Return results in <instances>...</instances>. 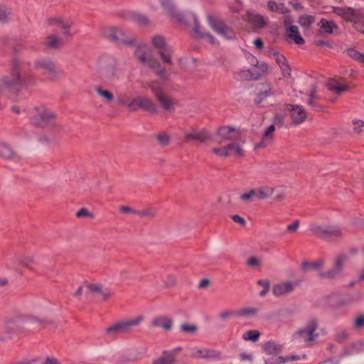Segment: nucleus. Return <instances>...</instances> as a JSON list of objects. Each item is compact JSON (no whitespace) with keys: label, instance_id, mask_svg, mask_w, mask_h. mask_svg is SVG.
Segmentation results:
<instances>
[{"label":"nucleus","instance_id":"nucleus-34","mask_svg":"<svg viewBox=\"0 0 364 364\" xmlns=\"http://www.w3.org/2000/svg\"><path fill=\"white\" fill-rule=\"evenodd\" d=\"M161 61L168 65H172V55L173 54V49L172 47L168 46L167 47L157 51Z\"/></svg>","mask_w":364,"mask_h":364},{"label":"nucleus","instance_id":"nucleus-39","mask_svg":"<svg viewBox=\"0 0 364 364\" xmlns=\"http://www.w3.org/2000/svg\"><path fill=\"white\" fill-rule=\"evenodd\" d=\"M325 264V260L323 259H319L317 261L313 262H308L304 261L301 264V269L303 271H308L310 269H319L323 267Z\"/></svg>","mask_w":364,"mask_h":364},{"label":"nucleus","instance_id":"nucleus-10","mask_svg":"<svg viewBox=\"0 0 364 364\" xmlns=\"http://www.w3.org/2000/svg\"><path fill=\"white\" fill-rule=\"evenodd\" d=\"M298 284L297 281H282L273 286L272 293L277 297H286L294 291Z\"/></svg>","mask_w":364,"mask_h":364},{"label":"nucleus","instance_id":"nucleus-57","mask_svg":"<svg viewBox=\"0 0 364 364\" xmlns=\"http://www.w3.org/2000/svg\"><path fill=\"white\" fill-rule=\"evenodd\" d=\"M318 96L316 94L315 90H312L309 95L307 102L308 105L313 107L321 109V107H318L315 104V100H318Z\"/></svg>","mask_w":364,"mask_h":364},{"label":"nucleus","instance_id":"nucleus-60","mask_svg":"<svg viewBox=\"0 0 364 364\" xmlns=\"http://www.w3.org/2000/svg\"><path fill=\"white\" fill-rule=\"evenodd\" d=\"M363 127H364V122L363 121L360 120V119H354L353 121V129L355 133L359 134L362 131V129Z\"/></svg>","mask_w":364,"mask_h":364},{"label":"nucleus","instance_id":"nucleus-18","mask_svg":"<svg viewBox=\"0 0 364 364\" xmlns=\"http://www.w3.org/2000/svg\"><path fill=\"white\" fill-rule=\"evenodd\" d=\"M247 21L255 28H264L268 22V18L262 16L255 11H247Z\"/></svg>","mask_w":364,"mask_h":364},{"label":"nucleus","instance_id":"nucleus-33","mask_svg":"<svg viewBox=\"0 0 364 364\" xmlns=\"http://www.w3.org/2000/svg\"><path fill=\"white\" fill-rule=\"evenodd\" d=\"M273 95L272 87L268 84H263L260 86L255 100L257 103H260L263 100Z\"/></svg>","mask_w":364,"mask_h":364},{"label":"nucleus","instance_id":"nucleus-44","mask_svg":"<svg viewBox=\"0 0 364 364\" xmlns=\"http://www.w3.org/2000/svg\"><path fill=\"white\" fill-rule=\"evenodd\" d=\"M346 52L349 57L364 65V53L359 52L355 48H348Z\"/></svg>","mask_w":364,"mask_h":364},{"label":"nucleus","instance_id":"nucleus-2","mask_svg":"<svg viewBox=\"0 0 364 364\" xmlns=\"http://www.w3.org/2000/svg\"><path fill=\"white\" fill-rule=\"evenodd\" d=\"M318 318L310 316L304 325L299 327L291 335V341L299 346H311L320 336Z\"/></svg>","mask_w":364,"mask_h":364},{"label":"nucleus","instance_id":"nucleus-5","mask_svg":"<svg viewBox=\"0 0 364 364\" xmlns=\"http://www.w3.org/2000/svg\"><path fill=\"white\" fill-rule=\"evenodd\" d=\"M348 255L346 254H341L335 257L332 267L323 272L319 273V277L322 279H335L341 278L344 274V267L347 262Z\"/></svg>","mask_w":364,"mask_h":364},{"label":"nucleus","instance_id":"nucleus-29","mask_svg":"<svg viewBox=\"0 0 364 364\" xmlns=\"http://www.w3.org/2000/svg\"><path fill=\"white\" fill-rule=\"evenodd\" d=\"M152 325L154 327H161L164 330L168 331L171 328L173 321L168 316H157L152 320Z\"/></svg>","mask_w":364,"mask_h":364},{"label":"nucleus","instance_id":"nucleus-47","mask_svg":"<svg viewBox=\"0 0 364 364\" xmlns=\"http://www.w3.org/2000/svg\"><path fill=\"white\" fill-rule=\"evenodd\" d=\"M343 235V230L340 227L328 225L326 238H338Z\"/></svg>","mask_w":364,"mask_h":364},{"label":"nucleus","instance_id":"nucleus-15","mask_svg":"<svg viewBox=\"0 0 364 364\" xmlns=\"http://www.w3.org/2000/svg\"><path fill=\"white\" fill-rule=\"evenodd\" d=\"M287 109L289 110L290 117L295 124H301L306 119V112L301 105H288Z\"/></svg>","mask_w":364,"mask_h":364},{"label":"nucleus","instance_id":"nucleus-19","mask_svg":"<svg viewBox=\"0 0 364 364\" xmlns=\"http://www.w3.org/2000/svg\"><path fill=\"white\" fill-rule=\"evenodd\" d=\"M87 291H90L98 298L105 300L111 296L112 292L106 288H104L101 284L94 283H88L86 284Z\"/></svg>","mask_w":364,"mask_h":364},{"label":"nucleus","instance_id":"nucleus-52","mask_svg":"<svg viewBox=\"0 0 364 364\" xmlns=\"http://www.w3.org/2000/svg\"><path fill=\"white\" fill-rule=\"evenodd\" d=\"M314 21L315 17L311 15L301 16L299 18V24L305 28H309L310 26L314 22Z\"/></svg>","mask_w":364,"mask_h":364},{"label":"nucleus","instance_id":"nucleus-3","mask_svg":"<svg viewBox=\"0 0 364 364\" xmlns=\"http://www.w3.org/2000/svg\"><path fill=\"white\" fill-rule=\"evenodd\" d=\"M143 321V316H139L131 319L119 321L106 328L105 333L108 336L114 337L118 334L131 331L133 327L139 326Z\"/></svg>","mask_w":364,"mask_h":364},{"label":"nucleus","instance_id":"nucleus-45","mask_svg":"<svg viewBox=\"0 0 364 364\" xmlns=\"http://www.w3.org/2000/svg\"><path fill=\"white\" fill-rule=\"evenodd\" d=\"M318 25L322 32L326 33H332L333 28H337L336 24L333 21H327L324 18L321 20Z\"/></svg>","mask_w":364,"mask_h":364},{"label":"nucleus","instance_id":"nucleus-62","mask_svg":"<svg viewBox=\"0 0 364 364\" xmlns=\"http://www.w3.org/2000/svg\"><path fill=\"white\" fill-rule=\"evenodd\" d=\"M299 359V357L298 355H291V356H286V357H282V356H279V357H277V361L279 363H287V362H289V361H294V360H297Z\"/></svg>","mask_w":364,"mask_h":364},{"label":"nucleus","instance_id":"nucleus-41","mask_svg":"<svg viewBox=\"0 0 364 364\" xmlns=\"http://www.w3.org/2000/svg\"><path fill=\"white\" fill-rule=\"evenodd\" d=\"M95 90L97 95L104 99L107 102H112L114 100V95L109 90L104 89L102 86H96Z\"/></svg>","mask_w":364,"mask_h":364},{"label":"nucleus","instance_id":"nucleus-23","mask_svg":"<svg viewBox=\"0 0 364 364\" xmlns=\"http://www.w3.org/2000/svg\"><path fill=\"white\" fill-rule=\"evenodd\" d=\"M191 18L193 21V32L194 33L195 36L198 38H203L206 40L208 43L213 44V45H218V42L215 39V38L210 35L209 33H205L200 31L199 27V23L198 18L194 15H191Z\"/></svg>","mask_w":364,"mask_h":364},{"label":"nucleus","instance_id":"nucleus-61","mask_svg":"<svg viewBox=\"0 0 364 364\" xmlns=\"http://www.w3.org/2000/svg\"><path fill=\"white\" fill-rule=\"evenodd\" d=\"M76 217L78 218H85V217L92 218H94V215L92 213H90L87 209L83 208L80 209L76 213Z\"/></svg>","mask_w":364,"mask_h":364},{"label":"nucleus","instance_id":"nucleus-1","mask_svg":"<svg viewBox=\"0 0 364 364\" xmlns=\"http://www.w3.org/2000/svg\"><path fill=\"white\" fill-rule=\"evenodd\" d=\"M36 84V78L27 71L26 64L18 61L13 63L10 75L0 77V90L19 92Z\"/></svg>","mask_w":364,"mask_h":364},{"label":"nucleus","instance_id":"nucleus-43","mask_svg":"<svg viewBox=\"0 0 364 364\" xmlns=\"http://www.w3.org/2000/svg\"><path fill=\"white\" fill-rule=\"evenodd\" d=\"M148 86L156 99L164 94L161 84L157 80L149 82Z\"/></svg>","mask_w":364,"mask_h":364},{"label":"nucleus","instance_id":"nucleus-30","mask_svg":"<svg viewBox=\"0 0 364 364\" xmlns=\"http://www.w3.org/2000/svg\"><path fill=\"white\" fill-rule=\"evenodd\" d=\"M287 36L297 45H303L304 40L299 34L298 27L290 26L287 30Z\"/></svg>","mask_w":364,"mask_h":364},{"label":"nucleus","instance_id":"nucleus-38","mask_svg":"<svg viewBox=\"0 0 364 364\" xmlns=\"http://www.w3.org/2000/svg\"><path fill=\"white\" fill-rule=\"evenodd\" d=\"M264 350L269 355H277L281 353L282 346L274 341H268L264 343Z\"/></svg>","mask_w":364,"mask_h":364},{"label":"nucleus","instance_id":"nucleus-26","mask_svg":"<svg viewBox=\"0 0 364 364\" xmlns=\"http://www.w3.org/2000/svg\"><path fill=\"white\" fill-rule=\"evenodd\" d=\"M48 24L56 25L61 30L65 36H71L70 27L71 26V21L68 19H64L62 18H53L48 21Z\"/></svg>","mask_w":364,"mask_h":364},{"label":"nucleus","instance_id":"nucleus-11","mask_svg":"<svg viewBox=\"0 0 364 364\" xmlns=\"http://www.w3.org/2000/svg\"><path fill=\"white\" fill-rule=\"evenodd\" d=\"M55 114L44 107H36L31 117V120L34 124L46 123L54 119Z\"/></svg>","mask_w":364,"mask_h":364},{"label":"nucleus","instance_id":"nucleus-40","mask_svg":"<svg viewBox=\"0 0 364 364\" xmlns=\"http://www.w3.org/2000/svg\"><path fill=\"white\" fill-rule=\"evenodd\" d=\"M350 331L343 326H338L335 330V339L339 343L344 342L348 339Z\"/></svg>","mask_w":364,"mask_h":364},{"label":"nucleus","instance_id":"nucleus-64","mask_svg":"<svg viewBox=\"0 0 364 364\" xmlns=\"http://www.w3.org/2000/svg\"><path fill=\"white\" fill-rule=\"evenodd\" d=\"M137 215L144 217L152 218L155 215V210L151 208H148L143 210H137Z\"/></svg>","mask_w":364,"mask_h":364},{"label":"nucleus","instance_id":"nucleus-12","mask_svg":"<svg viewBox=\"0 0 364 364\" xmlns=\"http://www.w3.org/2000/svg\"><path fill=\"white\" fill-rule=\"evenodd\" d=\"M136 111L141 109L148 112L151 114H155L157 112V107L153 100L147 95H140L136 97Z\"/></svg>","mask_w":364,"mask_h":364},{"label":"nucleus","instance_id":"nucleus-17","mask_svg":"<svg viewBox=\"0 0 364 364\" xmlns=\"http://www.w3.org/2000/svg\"><path fill=\"white\" fill-rule=\"evenodd\" d=\"M184 136L187 140H195L200 142L205 141L211 137L210 133L207 129H192L186 131Z\"/></svg>","mask_w":364,"mask_h":364},{"label":"nucleus","instance_id":"nucleus-42","mask_svg":"<svg viewBox=\"0 0 364 364\" xmlns=\"http://www.w3.org/2000/svg\"><path fill=\"white\" fill-rule=\"evenodd\" d=\"M156 139L159 145L161 147L168 146L171 141V136L166 132H160L156 134Z\"/></svg>","mask_w":364,"mask_h":364},{"label":"nucleus","instance_id":"nucleus-6","mask_svg":"<svg viewBox=\"0 0 364 364\" xmlns=\"http://www.w3.org/2000/svg\"><path fill=\"white\" fill-rule=\"evenodd\" d=\"M333 12L343 19L350 21L356 26L361 23V20L364 19V11L363 9H353L350 7H333Z\"/></svg>","mask_w":364,"mask_h":364},{"label":"nucleus","instance_id":"nucleus-27","mask_svg":"<svg viewBox=\"0 0 364 364\" xmlns=\"http://www.w3.org/2000/svg\"><path fill=\"white\" fill-rule=\"evenodd\" d=\"M364 352V342L358 341L345 348L341 353L342 356L352 355Z\"/></svg>","mask_w":364,"mask_h":364},{"label":"nucleus","instance_id":"nucleus-51","mask_svg":"<svg viewBox=\"0 0 364 364\" xmlns=\"http://www.w3.org/2000/svg\"><path fill=\"white\" fill-rule=\"evenodd\" d=\"M173 358L170 352H164L161 357L155 360L153 364H171Z\"/></svg>","mask_w":364,"mask_h":364},{"label":"nucleus","instance_id":"nucleus-21","mask_svg":"<svg viewBox=\"0 0 364 364\" xmlns=\"http://www.w3.org/2000/svg\"><path fill=\"white\" fill-rule=\"evenodd\" d=\"M126 31L119 27H107L103 29L102 34L112 41H124Z\"/></svg>","mask_w":364,"mask_h":364},{"label":"nucleus","instance_id":"nucleus-36","mask_svg":"<svg viewBox=\"0 0 364 364\" xmlns=\"http://www.w3.org/2000/svg\"><path fill=\"white\" fill-rule=\"evenodd\" d=\"M151 69L154 70L156 75H158L163 80L168 81L171 79V75L167 70L164 68L157 60L155 62Z\"/></svg>","mask_w":364,"mask_h":364},{"label":"nucleus","instance_id":"nucleus-32","mask_svg":"<svg viewBox=\"0 0 364 364\" xmlns=\"http://www.w3.org/2000/svg\"><path fill=\"white\" fill-rule=\"evenodd\" d=\"M327 86L329 90L336 94H341L349 89L348 85H342L340 82L333 78L328 80Z\"/></svg>","mask_w":364,"mask_h":364},{"label":"nucleus","instance_id":"nucleus-4","mask_svg":"<svg viewBox=\"0 0 364 364\" xmlns=\"http://www.w3.org/2000/svg\"><path fill=\"white\" fill-rule=\"evenodd\" d=\"M274 189L272 186H261L255 188L247 190L240 193L239 198L243 203H250L254 200H264L272 197Z\"/></svg>","mask_w":364,"mask_h":364},{"label":"nucleus","instance_id":"nucleus-50","mask_svg":"<svg viewBox=\"0 0 364 364\" xmlns=\"http://www.w3.org/2000/svg\"><path fill=\"white\" fill-rule=\"evenodd\" d=\"M257 284L262 287V290L259 292L260 297H264L270 289V281L268 279H259Z\"/></svg>","mask_w":364,"mask_h":364},{"label":"nucleus","instance_id":"nucleus-46","mask_svg":"<svg viewBox=\"0 0 364 364\" xmlns=\"http://www.w3.org/2000/svg\"><path fill=\"white\" fill-rule=\"evenodd\" d=\"M234 77L238 80H249L255 78V75L250 70L242 69L235 73Z\"/></svg>","mask_w":364,"mask_h":364},{"label":"nucleus","instance_id":"nucleus-13","mask_svg":"<svg viewBox=\"0 0 364 364\" xmlns=\"http://www.w3.org/2000/svg\"><path fill=\"white\" fill-rule=\"evenodd\" d=\"M135 55L137 59L144 65H147L150 68L154 65L153 64L157 61L154 58L151 50L146 47H139L135 51Z\"/></svg>","mask_w":364,"mask_h":364},{"label":"nucleus","instance_id":"nucleus-56","mask_svg":"<svg viewBox=\"0 0 364 364\" xmlns=\"http://www.w3.org/2000/svg\"><path fill=\"white\" fill-rule=\"evenodd\" d=\"M19 262L22 265L30 268L34 263V258L31 255H24L21 257Z\"/></svg>","mask_w":364,"mask_h":364},{"label":"nucleus","instance_id":"nucleus-20","mask_svg":"<svg viewBox=\"0 0 364 364\" xmlns=\"http://www.w3.org/2000/svg\"><path fill=\"white\" fill-rule=\"evenodd\" d=\"M0 158L6 161H18L20 160L14 148L4 141H0Z\"/></svg>","mask_w":364,"mask_h":364},{"label":"nucleus","instance_id":"nucleus-7","mask_svg":"<svg viewBox=\"0 0 364 364\" xmlns=\"http://www.w3.org/2000/svg\"><path fill=\"white\" fill-rule=\"evenodd\" d=\"M189 355L194 359L219 360L221 353L213 348L195 346L189 348Z\"/></svg>","mask_w":364,"mask_h":364},{"label":"nucleus","instance_id":"nucleus-31","mask_svg":"<svg viewBox=\"0 0 364 364\" xmlns=\"http://www.w3.org/2000/svg\"><path fill=\"white\" fill-rule=\"evenodd\" d=\"M327 228L328 225H326L314 223L310 225L309 231L312 235L316 237L326 238L327 234Z\"/></svg>","mask_w":364,"mask_h":364},{"label":"nucleus","instance_id":"nucleus-9","mask_svg":"<svg viewBox=\"0 0 364 364\" xmlns=\"http://www.w3.org/2000/svg\"><path fill=\"white\" fill-rule=\"evenodd\" d=\"M208 22L210 28L221 37L225 39H232L235 37L233 30L220 20L208 16Z\"/></svg>","mask_w":364,"mask_h":364},{"label":"nucleus","instance_id":"nucleus-49","mask_svg":"<svg viewBox=\"0 0 364 364\" xmlns=\"http://www.w3.org/2000/svg\"><path fill=\"white\" fill-rule=\"evenodd\" d=\"M151 43L153 46L159 51L168 46L164 38L160 35H156L151 38Z\"/></svg>","mask_w":364,"mask_h":364},{"label":"nucleus","instance_id":"nucleus-22","mask_svg":"<svg viewBox=\"0 0 364 364\" xmlns=\"http://www.w3.org/2000/svg\"><path fill=\"white\" fill-rule=\"evenodd\" d=\"M117 104L120 107L127 109L130 112L136 111V97H132L127 93H122L119 95L117 98Z\"/></svg>","mask_w":364,"mask_h":364},{"label":"nucleus","instance_id":"nucleus-55","mask_svg":"<svg viewBox=\"0 0 364 364\" xmlns=\"http://www.w3.org/2000/svg\"><path fill=\"white\" fill-rule=\"evenodd\" d=\"M11 14V11L9 9L0 5V23L7 22Z\"/></svg>","mask_w":364,"mask_h":364},{"label":"nucleus","instance_id":"nucleus-25","mask_svg":"<svg viewBox=\"0 0 364 364\" xmlns=\"http://www.w3.org/2000/svg\"><path fill=\"white\" fill-rule=\"evenodd\" d=\"M34 67L37 70H43V74L53 77L56 74L54 63L48 59H41L36 61Z\"/></svg>","mask_w":364,"mask_h":364},{"label":"nucleus","instance_id":"nucleus-14","mask_svg":"<svg viewBox=\"0 0 364 364\" xmlns=\"http://www.w3.org/2000/svg\"><path fill=\"white\" fill-rule=\"evenodd\" d=\"M238 136V132L236 129L231 127H222L217 131L215 141L218 143L233 140Z\"/></svg>","mask_w":364,"mask_h":364},{"label":"nucleus","instance_id":"nucleus-16","mask_svg":"<svg viewBox=\"0 0 364 364\" xmlns=\"http://www.w3.org/2000/svg\"><path fill=\"white\" fill-rule=\"evenodd\" d=\"M275 129L276 127L274 124H270L266 127L262 135L260 141L255 144V149H262L270 145L274 141Z\"/></svg>","mask_w":364,"mask_h":364},{"label":"nucleus","instance_id":"nucleus-59","mask_svg":"<svg viewBox=\"0 0 364 364\" xmlns=\"http://www.w3.org/2000/svg\"><path fill=\"white\" fill-rule=\"evenodd\" d=\"M353 325L355 328L361 329L364 328V314H360L353 321Z\"/></svg>","mask_w":364,"mask_h":364},{"label":"nucleus","instance_id":"nucleus-35","mask_svg":"<svg viewBox=\"0 0 364 364\" xmlns=\"http://www.w3.org/2000/svg\"><path fill=\"white\" fill-rule=\"evenodd\" d=\"M267 9L273 12L284 14L290 11L284 3H277L274 1H269L267 2Z\"/></svg>","mask_w":364,"mask_h":364},{"label":"nucleus","instance_id":"nucleus-28","mask_svg":"<svg viewBox=\"0 0 364 364\" xmlns=\"http://www.w3.org/2000/svg\"><path fill=\"white\" fill-rule=\"evenodd\" d=\"M156 100L159 101L162 108L166 112H173L178 105V101L175 98H172L164 94Z\"/></svg>","mask_w":364,"mask_h":364},{"label":"nucleus","instance_id":"nucleus-63","mask_svg":"<svg viewBox=\"0 0 364 364\" xmlns=\"http://www.w3.org/2000/svg\"><path fill=\"white\" fill-rule=\"evenodd\" d=\"M243 9L242 3L240 0H235L230 6V9L233 13L239 14Z\"/></svg>","mask_w":364,"mask_h":364},{"label":"nucleus","instance_id":"nucleus-24","mask_svg":"<svg viewBox=\"0 0 364 364\" xmlns=\"http://www.w3.org/2000/svg\"><path fill=\"white\" fill-rule=\"evenodd\" d=\"M161 6L168 15L180 23H184V16L175 9L172 0H159Z\"/></svg>","mask_w":364,"mask_h":364},{"label":"nucleus","instance_id":"nucleus-37","mask_svg":"<svg viewBox=\"0 0 364 364\" xmlns=\"http://www.w3.org/2000/svg\"><path fill=\"white\" fill-rule=\"evenodd\" d=\"M259 309L257 307H244L237 311V316L241 318H252L257 315Z\"/></svg>","mask_w":364,"mask_h":364},{"label":"nucleus","instance_id":"nucleus-8","mask_svg":"<svg viewBox=\"0 0 364 364\" xmlns=\"http://www.w3.org/2000/svg\"><path fill=\"white\" fill-rule=\"evenodd\" d=\"M212 151L217 156L227 158L230 156L242 157L244 155V150L242 144L237 142L230 143L222 147H213Z\"/></svg>","mask_w":364,"mask_h":364},{"label":"nucleus","instance_id":"nucleus-54","mask_svg":"<svg viewBox=\"0 0 364 364\" xmlns=\"http://www.w3.org/2000/svg\"><path fill=\"white\" fill-rule=\"evenodd\" d=\"M180 331L189 334H194L198 330V326L196 324L183 323L179 327Z\"/></svg>","mask_w":364,"mask_h":364},{"label":"nucleus","instance_id":"nucleus-48","mask_svg":"<svg viewBox=\"0 0 364 364\" xmlns=\"http://www.w3.org/2000/svg\"><path fill=\"white\" fill-rule=\"evenodd\" d=\"M260 333L257 330H249L242 334L243 340L255 343L260 337Z\"/></svg>","mask_w":364,"mask_h":364},{"label":"nucleus","instance_id":"nucleus-53","mask_svg":"<svg viewBox=\"0 0 364 364\" xmlns=\"http://www.w3.org/2000/svg\"><path fill=\"white\" fill-rule=\"evenodd\" d=\"M60 38L55 35H50L48 37L46 41L47 46L50 48H56L60 44Z\"/></svg>","mask_w":364,"mask_h":364},{"label":"nucleus","instance_id":"nucleus-58","mask_svg":"<svg viewBox=\"0 0 364 364\" xmlns=\"http://www.w3.org/2000/svg\"><path fill=\"white\" fill-rule=\"evenodd\" d=\"M236 314H237V311H234L232 310H225V311H221L219 314V318L222 321H225V320L230 318L233 316H237Z\"/></svg>","mask_w":364,"mask_h":364}]
</instances>
